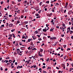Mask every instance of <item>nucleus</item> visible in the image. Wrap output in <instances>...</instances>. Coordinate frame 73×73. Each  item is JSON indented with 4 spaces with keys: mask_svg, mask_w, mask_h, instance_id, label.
I'll return each mask as SVG.
<instances>
[{
    "mask_svg": "<svg viewBox=\"0 0 73 73\" xmlns=\"http://www.w3.org/2000/svg\"><path fill=\"white\" fill-rule=\"evenodd\" d=\"M13 25L12 23L10 24L9 25V28H11L12 27V26H13Z\"/></svg>",
    "mask_w": 73,
    "mask_h": 73,
    "instance_id": "f257e3e1",
    "label": "nucleus"
},
{
    "mask_svg": "<svg viewBox=\"0 0 73 73\" xmlns=\"http://www.w3.org/2000/svg\"><path fill=\"white\" fill-rule=\"evenodd\" d=\"M20 49H19V48L17 49V52H18V53H19V52H20Z\"/></svg>",
    "mask_w": 73,
    "mask_h": 73,
    "instance_id": "f03ea898",
    "label": "nucleus"
},
{
    "mask_svg": "<svg viewBox=\"0 0 73 73\" xmlns=\"http://www.w3.org/2000/svg\"><path fill=\"white\" fill-rule=\"evenodd\" d=\"M54 29V28H53V29L51 28L50 29V31H52V32H53V30Z\"/></svg>",
    "mask_w": 73,
    "mask_h": 73,
    "instance_id": "7ed1b4c3",
    "label": "nucleus"
},
{
    "mask_svg": "<svg viewBox=\"0 0 73 73\" xmlns=\"http://www.w3.org/2000/svg\"><path fill=\"white\" fill-rule=\"evenodd\" d=\"M38 33V32H37V31H35L34 32V34H37Z\"/></svg>",
    "mask_w": 73,
    "mask_h": 73,
    "instance_id": "20e7f679",
    "label": "nucleus"
},
{
    "mask_svg": "<svg viewBox=\"0 0 73 73\" xmlns=\"http://www.w3.org/2000/svg\"><path fill=\"white\" fill-rule=\"evenodd\" d=\"M11 31L12 32H13L14 31H15V29H12Z\"/></svg>",
    "mask_w": 73,
    "mask_h": 73,
    "instance_id": "39448f33",
    "label": "nucleus"
},
{
    "mask_svg": "<svg viewBox=\"0 0 73 73\" xmlns=\"http://www.w3.org/2000/svg\"><path fill=\"white\" fill-rule=\"evenodd\" d=\"M71 13H72V11H70L68 13L69 15H70L71 14Z\"/></svg>",
    "mask_w": 73,
    "mask_h": 73,
    "instance_id": "423d86ee",
    "label": "nucleus"
},
{
    "mask_svg": "<svg viewBox=\"0 0 73 73\" xmlns=\"http://www.w3.org/2000/svg\"><path fill=\"white\" fill-rule=\"evenodd\" d=\"M52 11L53 12H54V9L52 8Z\"/></svg>",
    "mask_w": 73,
    "mask_h": 73,
    "instance_id": "0eeeda50",
    "label": "nucleus"
},
{
    "mask_svg": "<svg viewBox=\"0 0 73 73\" xmlns=\"http://www.w3.org/2000/svg\"><path fill=\"white\" fill-rule=\"evenodd\" d=\"M12 61L11 60H9V62H10V63H12Z\"/></svg>",
    "mask_w": 73,
    "mask_h": 73,
    "instance_id": "6e6552de",
    "label": "nucleus"
},
{
    "mask_svg": "<svg viewBox=\"0 0 73 73\" xmlns=\"http://www.w3.org/2000/svg\"><path fill=\"white\" fill-rule=\"evenodd\" d=\"M30 61H31V59H29L28 60V62H27V64H29Z\"/></svg>",
    "mask_w": 73,
    "mask_h": 73,
    "instance_id": "1a4fd4ad",
    "label": "nucleus"
},
{
    "mask_svg": "<svg viewBox=\"0 0 73 73\" xmlns=\"http://www.w3.org/2000/svg\"><path fill=\"white\" fill-rule=\"evenodd\" d=\"M21 19H23V17H24V16H23V15H21Z\"/></svg>",
    "mask_w": 73,
    "mask_h": 73,
    "instance_id": "9d476101",
    "label": "nucleus"
},
{
    "mask_svg": "<svg viewBox=\"0 0 73 73\" xmlns=\"http://www.w3.org/2000/svg\"><path fill=\"white\" fill-rule=\"evenodd\" d=\"M13 37H14V38H15V37H16V36H15V35H14V34H13Z\"/></svg>",
    "mask_w": 73,
    "mask_h": 73,
    "instance_id": "9b49d317",
    "label": "nucleus"
},
{
    "mask_svg": "<svg viewBox=\"0 0 73 73\" xmlns=\"http://www.w3.org/2000/svg\"><path fill=\"white\" fill-rule=\"evenodd\" d=\"M5 61H6L5 63H7V62H8L9 61L8 60H5Z\"/></svg>",
    "mask_w": 73,
    "mask_h": 73,
    "instance_id": "f8f14e48",
    "label": "nucleus"
},
{
    "mask_svg": "<svg viewBox=\"0 0 73 73\" xmlns=\"http://www.w3.org/2000/svg\"><path fill=\"white\" fill-rule=\"evenodd\" d=\"M42 28H40V29H38V32H40V31H41V30Z\"/></svg>",
    "mask_w": 73,
    "mask_h": 73,
    "instance_id": "ddd939ff",
    "label": "nucleus"
},
{
    "mask_svg": "<svg viewBox=\"0 0 73 73\" xmlns=\"http://www.w3.org/2000/svg\"><path fill=\"white\" fill-rule=\"evenodd\" d=\"M42 51H43V50L41 48L40 50V52H42Z\"/></svg>",
    "mask_w": 73,
    "mask_h": 73,
    "instance_id": "4468645a",
    "label": "nucleus"
},
{
    "mask_svg": "<svg viewBox=\"0 0 73 73\" xmlns=\"http://www.w3.org/2000/svg\"><path fill=\"white\" fill-rule=\"evenodd\" d=\"M32 50H37V49H36L35 48H32Z\"/></svg>",
    "mask_w": 73,
    "mask_h": 73,
    "instance_id": "2eb2a0df",
    "label": "nucleus"
},
{
    "mask_svg": "<svg viewBox=\"0 0 73 73\" xmlns=\"http://www.w3.org/2000/svg\"><path fill=\"white\" fill-rule=\"evenodd\" d=\"M20 22L19 21H17V24H19V23H20Z\"/></svg>",
    "mask_w": 73,
    "mask_h": 73,
    "instance_id": "dca6fc26",
    "label": "nucleus"
},
{
    "mask_svg": "<svg viewBox=\"0 0 73 73\" xmlns=\"http://www.w3.org/2000/svg\"><path fill=\"white\" fill-rule=\"evenodd\" d=\"M43 40H45L46 39V38L45 36H44L43 38Z\"/></svg>",
    "mask_w": 73,
    "mask_h": 73,
    "instance_id": "f3484780",
    "label": "nucleus"
},
{
    "mask_svg": "<svg viewBox=\"0 0 73 73\" xmlns=\"http://www.w3.org/2000/svg\"><path fill=\"white\" fill-rule=\"evenodd\" d=\"M67 6H68V3H66V5H65V7H67Z\"/></svg>",
    "mask_w": 73,
    "mask_h": 73,
    "instance_id": "a211bd4d",
    "label": "nucleus"
},
{
    "mask_svg": "<svg viewBox=\"0 0 73 73\" xmlns=\"http://www.w3.org/2000/svg\"><path fill=\"white\" fill-rule=\"evenodd\" d=\"M38 40H39V41H41V40H42V39H41V38H38Z\"/></svg>",
    "mask_w": 73,
    "mask_h": 73,
    "instance_id": "6ab92c4d",
    "label": "nucleus"
},
{
    "mask_svg": "<svg viewBox=\"0 0 73 73\" xmlns=\"http://www.w3.org/2000/svg\"><path fill=\"white\" fill-rule=\"evenodd\" d=\"M41 10H40L38 11V13H41Z\"/></svg>",
    "mask_w": 73,
    "mask_h": 73,
    "instance_id": "aec40b11",
    "label": "nucleus"
},
{
    "mask_svg": "<svg viewBox=\"0 0 73 73\" xmlns=\"http://www.w3.org/2000/svg\"><path fill=\"white\" fill-rule=\"evenodd\" d=\"M25 52L26 54H27V53H28V50H27V51H25Z\"/></svg>",
    "mask_w": 73,
    "mask_h": 73,
    "instance_id": "412c9836",
    "label": "nucleus"
},
{
    "mask_svg": "<svg viewBox=\"0 0 73 73\" xmlns=\"http://www.w3.org/2000/svg\"><path fill=\"white\" fill-rule=\"evenodd\" d=\"M46 68V67L45 66H44L42 67V68L43 69H45Z\"/></svg>",
    "mask_w": 73,
    "mask_h": 73,
    "instance_id": "4be33fe9",
    "label": "nucleus"
},
{
    "mask_svg": "<svg viewBox=\"0 0 73 73\" xmlns=\"http://www.w3.org/2000/svg\"><path fill=\"white\" fill-rule=\"evenodd\" d=\"M63 46L64 47V48H65L66 47V45H64Z\"/></svg>",
    "mask_w": 73,
    "mask_h": 73,
    "instance_id": "5701e85b",
    "label": "nucleus"
},
{
    "mask_svg": "<svg viewBox=\"0 0 73 73\" xmlns=\"http://www.w3.org/2000/svg\"><path fill=\"white\" fill-rule=\"evenodd\" d=\"M43 32H46V31H45V29H43Z\"/></svg>",
    "mask_w": 73,
    "mask_h": 73,
    "instance_id": "b1692460",
    "label": "nucleus"
},
{
    "mask_svg": "<svg viewBox=\"0 0 73 73\" xmlns=\"http://www.w3.org/2000/svg\"><path fill=\"white\" fill-rule=\"evenodd\" d=\"M22 39H23V38H25V36H22Z\"/></svg>",
    "mask_w": 73,
    "mask_h": 73,
    "instance_id": "393cba45",
    "label": "nucleus"
},
{
    "mask_svg": "<svg viewBox=\"0 0 73 73\" xmlns=\"http://www.w3.org/2000/svg\"><path fill=\"white\" fill-rule=\"evenodd\" d=\"M61 50H62V51H63L64 50V49H63V48L62 47L61 48Z\"/></svg>",
    "mask_w": 73,
    "mask_h": 73,
    "instance_id": "a878e982",
    "label": "nucleus"
},
{
    "mask_svg": "<svg viewBox=\"0 0 73 73\" xmlns=\"http://www.w3.org/2000/svg\"><path fill=\"white\" fill-rule=\"evenodd\" d=\"M9 24L8 23H7L6 24V26H8V25H9Z\"/></svg>",
    "mask_w": 73,
    "mask_h": 73,
    "instance_id": "bb28decb",
    "label": "nucleus"
},
{
    "mask_svg": "<svg viewBox=\"0 0 73 73\" xmlns=\"http://www.w3.org/2000/svg\"><path fill=\"white\" fill-rule=\"evenodd\" d=\"M39 5L40 6H41V5H42V2H41L40 3Z\"/></svg>",
    "mask_w": 73,
    "mask_h": 73,
    "instance_id": "cd10ccee",
    "label": "nucleus"
},
{
    "mask_svg": "<svg viewBox=\"0 0 73 73\" xmlns=\"http://www.w3.org/2000/svg\"><path fill=\"white\" fill-rule=\"evenodd\" d=\"M38 18H40V16H38V17H37L36 18V19H37Z\"/></svg>",
    "mask_w": 73,
    "mask_h": 73,
    "instance_id": "c85d7f7f",
    "label": "nucleus"
},
{
    "mask_svg": "<svg viewBox=\"0 0 73 73\" xmlns=\"http://www.w3.org/2000/svg\"><path fill=\"white\" fill-rule=\"evenodd\" d=\"M35 15H36V16H38L39 14H35Z\"/></svg>",
    "mask_w": 73,
    "mask_h": 73,
    "instance_id": "c756f323",
    "label": "nucleus"
},
{
    "mask_svg": "<svg viewBox=\"0 0 73 73\" xmlns=\"http://www.w3.org/2000/svg\"><path fill=\"white\" fill-rule=\"evenodd\" d=\"M36 36H38V38L40 37V35H37Z\"/></svg>",
    "mask_w": 73,
    "mask_h": 73,
    "instance_id": "7c9ffc66",
    "label": "nucleus"
},
{
    "mask_svg": "<svg viewBox=\"0 0 73 73\" xmlns=\"http://www.w3.org/2000/svg\"><path fill=\"white\" fill-rule=\"evenodd\" d=\"M46 3H48V4H49V1H48L46 2Z\"/></svg>",
    "mask_w": 73,
    "mask_h": 73,
    "instance_id": "2f4dec72",
    "label": "nucleus"
},
{
    "mask_svg": "<svg viewBox=\"0 0 73 73\" xmlns=\"http://www.w3.org/2000/svg\"><path fill=\"white\" fill-rule=\"evenodd\" d=\"M62 37H64V34H62L61 35Z\"/></svg>",
    "mask_w": 73,
    "mask_h": 73,
    "instance_id": "473e14b6",
    "label": "nucleus"
},
{
    "mask_svg": "<svg viewBox=\"0 0 73 73\" xmlns=\"http://www.w3.org/2000/svg\"><path fill=\"white\" fill-rule=\"evenodd\" d=\"M22 41H23V42H25V40H22Z\"/></svg>",
    "mask_w": 73,
    "mask_h": 73,
    "instance_id": "72a5a7b5",
    "label": "nucleus"
},
{
    "mask_svg": "<svg viewBox=\"0 0 73 73\" xmlns=\"http://www.w3.org/2000/svg\"><path fill=\"white\" fill-rule=\"evenodd\" d=\"M9 36V37H12V35L10 34Z\"/></svg>",
    "mask_w": 73,
    "mask_h": 73,
    "instance_id": "f704fd0d",
    "label": "nucleus"
},
{
    "mask_svg": "<svg viewBox=\"0 0 73 73\" xmlns=\"http://www.w3.org/2000/svg\"><path fill=\"white\" fill-rule=\"evenodd\" d=\"M25 24H28V21H27V22H25Z\"/></svg>",
    "mask_w": 73,
    "mask_h": 73,
    "instance_id": "c9c22d12",
    "label": "nucleus"
},
{
    "mask_svg": "<svg viewBox=\"0 0 73 73\" xmlns=\"http://www.w3.org/2000/svg\"><path fill=\"white\" fill-rule=\"evenodd\" d=\"M14 55H16L17 54V53H16V52H15L14 53Z\"/></svg>",
    "mask_w": 73,
    "mask_h": 73,
    "instance_id": "e433bc0d",
    "label": "nucleus"
},
{
    "mask_svg": "<svg viewBox=\"0 0 73 73\" xmlns=\"http://www.w3.org/2000/svg\"><path fill=\"white\" fill-rule=\"evenodd\" d=\"M49 60V58H48L46 59V61H48Z\"/></svg>",
    "mask_w": 73,
    "mask_h": 73,
    "instance_id": "4c0bfd02",
    "label": "nucleus"
},
{
    "mask_svg": "<svg viewBox=\"0 0 73 73\" xmlns=\"http://www.w3.org/2000/svg\"><path fill=\"white\" fill-rule=\"evenodd\" d=\"M38 56H40V55H41V54L40 53V52H39L38 53Z\"/></svg>",
    "mask_w": 73,
    "mask_h": 73,
    "instance_id": "58836bf2",
    "label": "nucleus"
},
{
    "mask_svg": "<svg viewBox=\"0 0 73 73\" xmlns=\"http://www.w3.org/2000/svg\"><path fill=\"white\" fill-rule=\"evenodd\" d=\"M44 10H45V11H47V8H45V9H44Z\"/></svg>",
    "mask_w": 73,
    "mask_h": 73,
    "instance_id": "ea45409f",
    "label": "nucleus"
},
{
    "mask_svg": "<svg viewBox=\"0 0 73 73\" xmlns=\"http://www.w3.org/2000/svg\"><path fill=\"white\" fill-rule=\"evenodd\" d=\"M8 39L9 40H10V39H12V38L9 37L8 38Z\"/></svg>",
    "mask_w": 73,
    "mask_h": 73,
    "instance_id": "a19ab883",
    "label": "nucleus"
},
{
    "mask_svg": "<svg viewBox=\"0 0 73 73\" xmlns=\"http://www.w3.org/2000/svg\"><path fill=\"white\" fill-rule=\"evenodd\" d=\"M9 17H12V15H9Z\"/></svg>",
    "mask_w": 73,
    "mask_h": 73,
    "instance_id": "79ce46f5",
    "label": "nucleus"
},
{
    "mask_svg": "<svg viewBox=\"0 0 73 73\" xmlns=\"http://www.w3.org/2000/svg\"><path fill=\"white\" fill-rule=\"evenodd\" d=\"M35 12H35V11H34L32 13V14H33L35 13Z\"/></svg>",
    "mask_w": 73,
    "mask_h": 73,
    "instance_id": "37998d69",
    "label": "nucleus"
},
{
    "mask_svg": "<svg viewBox=\"0 0 73 73\" xmlns=\"http://www.w3.org/2000/svg\"><path fill=\"white\" fill-rule=\"evenodd\" d=\"M66 10H65L64 11V13H66Z\"/></svg>",
    "mask_w": 73,
    "mask_h": 73,
    "instance_id": "c03bdc74",
    "label": "nucleus"
},
{
    "mask_svg": "<svg viewBox=\"0 0 73 73\" xmlns=\"http://www.w3.org/2000/svg\"><path fill=\"white\" fill-rule=\"evenodd\" d=\"M56 18H57V17H55L54 18V20H56Z\"/></svg>",
    "mask_w": 73,
    "mask_h": 73,
    "instance_id": "a18cd8bd",
    "label": "nucleus"
},
{
    "mask_svg": "<svg viewBox=\"0 0 73 73\" xmlns=\"http://www.w3.org/2000/svg\"><path fill=\"white\" fill-rule=\"evenodd\" d=\"M68 50H70V48H68L67 49V50L68 51Z\"/></svg>",
    "mask_w": 73,
    "mask_h": 73,
    "instance_id": "49530a36",
    "label": "nucleus"
},
{
    "mask_svg": "<svg viewBox=\"0 0 73 73\" xmlns=\"http://www.w3.org/2000/svg\"><path fill=\"white\" fill-rule=\"evenodd\" d=\"M56 28H58V29H59V26H56Z\"/></svg>",
    "mask_w": 73,
    "mask_h": 73,
    "instance_id": "de8ad7c7",
    "label": "nucleus"
},
{
    "mask_svg": "<svg viewBox=\"0 0 73 73\" xmlns=\"http://www.w3.org/2000/svg\"><path fill=\"white\" fill-rule=\"evenodd\" d=\"M44 45V43H43L41 45V46H43V45Z\"/></svg>",
    "mask_w": 73,
    "mask_h": 73,
    "instance_id": "09e8293b",
    "label": "nucleus"
},
{
    "mask_svg": "<svg viewBox=\"0 0 73 73\" xmlns=\"http://www.w3.org/2000/svg\"><path fill=\"white\" fill-rule=\"evenodd\" d=\"M30 41H31V40H30V39H28V42H30Z\"/></svg>",
    "mask_w": 73,
    "mask_h": 73,
    "instance_id": "8fccbe9b",
    "label": "nucleus"
},
{
    "mask_svg": "<svg viewBox=\"0 0 73 73\" xmlns=\"http://www.w3.org/2000/svg\"><path fill=\"white\" fill-rule=\"evenodd\" d=\"M1 16H2V13H0V17H1Z\"/></svg>",
    "mask_w": 73,
    "mask_h": 73,
    "instance_id": "3c124183",
    "label": "nucleus"
},
{
    "mask_svg": "<svg viewBox=\"0 0 73 73\" xmlns=\"http://www.w3.org/2000/svg\"><path fill=\"white\" fill-rule=\"evenodd\" d=\"M66 56H64V59L65 60L66 58Z\"/></svg>",
    "mask_w": 73,
    "mask_h": 73,
    "instance_id": "603ef678",
    "label": "nucleus"
},
{
    "mask_svg": "<svg viewBox=\"0 0 73 73\" xmlns=\"http://www.w3.org/2000/svg\"><path fill=\"white\" fill-rule=\"evenodd\" d=\"M27 5H29V2H27Z\"/></svg>",
    "mask_w": 73,
    "mask_h": 73,
    "instance_id": "864d4df0",
    "label": "nucleus"
},
{
    "mask_svg": "<svg viewBox=\"0 0 73 73\" xmlns=\"http://www.w3.org/2000/svg\"><path fill=\"white\" fill-rule=\"evenodd\" d=\"M70 33H73V31H70Z\"/></svg>",
    "mask_w": 73,
    "mask_h": 73,
    "instance_id": "5fc2aeb1",
    "label": "nucleus"
},
{
    "mask_svg": "<svg viewBox=\"0 0 73 73\" xmlns=\"http://www.w3.org/2000/svg\"><path fill=\"white\" fill-rule=\"evenodd\" d=\"M9 64H10V63H7V65H9Z\"/></svg>",
    "mask_w": 73,
    "mask_h": 73,
    "instance_id": "6e6d98bb",
    "label": "nucleus"
},
{
    "mask_svg": "<svg viewBox=\"0 0 73 73\" xmlns=\"http://www.w3.org/2000/svg\"><path fill=\"white\" fill-rule=\"evenodd\" d=\"M62 25L63 27H65V25L64 24V23Z\"/></svg>",
    "mask_w": 73,
    "mask_h": 73,
    "instance_id": "4d7b16f0",
    "label": "nucleus"
},
{
    "mask_svg": "<svg viewBox=\"0 0 73 73\" xmlns=\"http://www.w3.org/2000/svg\"><path fill=\"white\" fill-rule=\"evenodd\" d=\"M7 3H9V0H7Z\"/></svg>",
    "mask_w": 73,
    "mask_h": 73,
    "instance_id": "13d9d810",
    "label": "nucleus"
},
{
    "mask_svg": "<svg viewBox=\"0 0 73 73\" xmlns=\"http://www.w3.org/2000/svg\"><path fill=\"white\" fill-rule=\"evenodd\" d=\"M31 48V47H29L28 48V49L29 50V49H30Z\"/></svg>",
    "mask_w": 73,
    "mask_h": 73,
    "instance_id": "bf43d9fd",
    "label": "nucleus"
},
{
    "mask_svg": "<svg viewBox=\"0 0 73 73\" xmlns=\"http://www.w3.org/2000/svg\"><path fill=\"white\" fill-rule=\"evenodd\" d=\"M53 19H52V21H51V23H53Z\"/></svg>",
    "mask_w": 73,
    "mask_h": 73,
    "instance_id": "052dcab7",
    "label": "nucleus"
},
{
    "mask_svg": "<svg viewBox=\"0 0 73 73\" xmlns=\"http://www.w3.org/2000/svg\"><path fill=\"white\" fill-rule=\"evenodd\" d=\"M27 3V1H25V3Z\"/></svg>",
    "mask_w": 73,
    "mask_h": 73,
    "instance_id": "680f3d73",
    "label": "nucleus"
},
{
    "mask_svg": "<svg viewBox=\"0 0 73 73\" xmlns=\"http://www.w3.org/2000/svg\"><path fill=\"white\" fill-rule=\"evenodd\" d=\"M3 1H2L1 2V4H3Z\"/></svg>",
    "mask_w": 73,
    "mask_h": 73,
    "instance_id": "e2e57ef3",
    "label": "nucleus"
},
{
    "mask_svg": "<svg viewBox=\"0 0 73 73\" xmlns=\"http://www.w3.org/2000/svg\"><path fill=\"white\" fill-rule=\"evenodd\" d=\"M71 29H72V30H73V26H72V27H71Z\"/></svg>",
    "mask_w": 73,
    "mask_h": 73,
    "instance_id": "0e129e2a",
    "label": "nucleus"
},
{
    "mask_svg": "<svg viewBox=\"0 0 73 73\" xmlns=\"http://www.w3.org/2000/svg\"><path fill=\"white\" fill-rule=\"evenodd\" d=\"M2 60V58L1 57L0 58V61H1Z\"/></svg>",
    "mask_w": 73,
    "mask_h": 73,
    "instance_id": "69168bd1",
    "label": "nucleus"
},
{
    "mask_svg": "<svg viewBox=\"0 0 73 73\" xmlns=\"http://www.w3.org/2000/svg\"><path fill=\"white\" fill-rule=\"evenodd\" d=\"M1 70H3V69L2 68V67L1 68Z\"/></svg>",
    "mask_w": 73,
    "mask_h": 73,
    "instance_id": "338daca9",
    "label": "nucleus"
},
{
    "mask_svg": "<svg viewBox=\"0 0 73 73\" xmlns=\"http://www.w3.org/2000/svg\"><path fill=\"white\" fill-rule=\"evenodd\" d=\"M71 38H72V39H73V36H71Z\"/></svg>",
    "mask_w": 73,
    "mask_h": 73,
    "instance_id": "774afa93",
    "label": "nucleus"
}]
</instances>
